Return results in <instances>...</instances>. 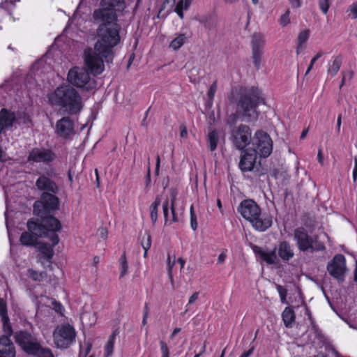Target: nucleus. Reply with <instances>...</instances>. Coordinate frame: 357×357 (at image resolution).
Wrapping results in <instances>:
<instances>
[{
    "label": "nucleus",
    "instance_id": "nucleus-56",
    "mask_svg": "<svg viewBox=\"0 0 357 357\" xmlns=\"http://www.w3.org/2000/svg\"><path fill=\"white\" fill-rule=\"evenodd\" d=\"M292 8H298L302 6L303 0H288Z\"/></svg>",
    "mask_w": 357,
    "mask_h": 357
},
{
    "label": "nucleus",
    "instance_id": "nucleus-6",
    "mask_svg": "<svg viewBox=\"0 0 357 357\" xmlns=\"http://www.w3.org/2000/svg\"><path fill=\"white\" fill-rule=\"evenodd\" d=\"M16 343L27 354L37 357H54L49 348L43 347L38 337L26 331H19L15 333Z\"/></svg>",
    "mask_w": 357,
    "mask_h": 357
},
{
    "label": "nucleus",
    "instance_id": "nucleus-46",
    "mask_svg": "<svg viewBox=\"0 0 357 357\" xmlns=\"http://www.w3.org/2000/svg\"><path fill=\"white\" fill-rule=\"evenodd\" d=\"M310 36V31L308 29H305L301 31L298 36V45H302L305 43Z\"/></svg>",
    "mask_w": 357,
    "mask_h": 357
},
{
    "label": "nucleus",
    "instance_id": "nucleus-11",
    "mask_svg": "<svg viewBox=\"0 0 357 357\" xmlns=\"http://www.w3.org/2000/svg\"><path fill=\"white\" fill-rule=\"evenodd\" d=\"M76 332L70 324L58 326L53 332V340L59 349L68 348L75 340Z\"/></svg>",
    "mask_w": 357,
    "mask_h": 357
},
{
    "label": "nucleus",
    "instance_id": "nucleus-52",
    "mask_svg": "<svg viewBox=\"0 0 357 357\" xmlns=\"http://www.w3.org/2000/svg\"><path fill=\"white\" fill-rule=\"evenodd\" d=\"M169 207L170 208V205L169 201L167 199L162 204L163 215L165 220V223H167L168 221Z\"/></svg>",
    "mask_w": 357,
    "mask_h": 357
},
{
    "label": "nucleus",
    "instance_id": "nucleus-25",
    "mask_svg": "<svg viewBox=\"0 0 357 357\" xmlns=\"http://www.w3.org/2000/svg\"><path fill=\"white\" fill-rule=\"evenodd\" d=\"M282 320L287 328H291L295 321V313L292 308L287 307L282 314Z\"/></svg>",
    "mask_w": 357,
    "mask_h": 357
},
{
    "label": "nucleus",
    "instance_id": "nucleus-31",
    "mask_svg": "<svg viewBox=\"0 0 357 357\" xmlns=\"http://www.w3.org/2000/svg\"><path fill=\"white\" fill-rule=\"evenodd\" d=\"M73 40L68 36L66 31L58 36L52 45H73Z\"/></svg>",
    "mask_w": 357,
    "mask_h": 357
},
{
    "label": "nucleus",
    "instance_id": "nucleus-60",
    "mask_svg": "<svg viewBox=\"0 0 357 357\" xmlns=\"http://www.w3.org/2000/svg\"><path fill=\"white\" fill-rule=\"evenodd\" d=\"M237 118H238L237 114H231V115L229 116L228 119H227V123H228L229 124L234 125V124H235V123H236V121Z\"/></svg>",
    "mask_w": 357,
    "mask_h": 357
},
{
    "label": "nucleus",
    "instance_id": "nucleus-54",
    "mask_svg": "<svg viewBox=\"0 0 357 357\" xmlns=\"http://www.w3.org/2000/svg\"><path fill=\"white\" fill-rule=\"evenodd\" d=\"M348 11H349L352 14V19L357 18V2L353 3L349 6L348 8Z\"/></svg>",
    "mask_w": 357,
    "mask_h": 357
},
{
    "label": "nucleus",
    "instance_id": "nucleus-61",
    "mask_svg": "<svg viewBox=\"0 0 357 357\" xmlns=\"http://www.w3.org/2000/svg\"><path fill=\"white\" fill-rule=\"evenodd\" d=\"M91 349V344L88 342L86 344V347L85 348L84 351H83L82 349L81 350V351H80L81 355L83 354L84 357H86L89 354Z\"/></svg>",
    "mask_w": 357,
    "mask_h": 357
},
{
    "label": "nucleus",
    "instance_id": "nucleus-3",
    "mask_svg": "<svg viewBox=\"0 0 357 357\" xmlns=\"http://www.w3.org/2000/svg\"><path fill=\"white\" fill-rule=\"evenodd\" d=\"M237 210L257 231H264L272 225L271 216L262 213L259 205L252 199L243 200Z\"/></svg>",
    "mask_w": 357,
    "mask_h": 357
},
{
    "label": "nucleus",
    "instance_id": "nucleus-49",
    "mask_svg": "<svg viewBox=\"0 0 357 357\" xmlns=\"http://www.w3.org/2000/svg\"><path fill=\"white\" fill-rule=\"evenodd\" d=\"M175 264V257L174 256L173 260H171V256L168 255L167 261V271H168V275L171 280H172V268Z\"/></svg>",
    "mask_w": 357,
    "mask_h": 357
},
{
    "label": "nucleus",
    "instance_id": "nucleus-34",
    "mask_svg": "<svg viewBox=\"0 0 357 357\" xmlns=\"http://www.w3.org/2000/svg\"><path fill=\"white\" fill-rule=\"evenodd\" d=\"M28 275L34 281L40 282L44 280V278L46 276V274L44 272H38L30 268L28 270Z\"/></svg>",
    "mask_w": 357,
    "mask_h": 357
},
{
    "label": "nucleus",
    "instance_id": "nucleus-27",
    "mask_svg": "<svg viewBox=\"0 0 357 357\" xmlns=\"http://www.w3.org/2000/svg\"><path fill=\"white\" fill-rule=\"evenodd\" d=\"M119 332L117 330H115L112 332V333L109 335L108 340L105 347V353L106 356H109L112 354L114 351V346L116 341V336L118 335Z\"/></svg>",
    "mask_w": 357,
    "mask_h": 357
},
{
    "label": "nucleus",
    "instance_id": "nucleus-7",
    "mask_svg": "<svg viewBox=\"0 0 357 357\" xmlns=\"http://www.w3.org/2000/svg\"><path fill=\"white\" fill-rule=\"evenodd\" d=\"M124 8V0H101L100 8L94 10L93 16L101 24H114L118 20V12Z\"/></svg>",
    "mask_w": 357,
    "mask_h": 357
},
{
    "label": "nucleus",
    "instance_id": "nucleus-20",
    "mask_svg": "<svg viewBox=\"0 0 357 357\" xmlns=\"http://www.w3.org/2000/svg\"><path fill=\"white\" fill-rule=\"evenodd\" d=\"M275 250L276 249L269 251L258 246H255L253 248V251L255 255L261 260L270 265L276 264L278 261Z\"/></svg>",
    "mask_w": 357,
    "mask_h": 357
},
{
    "label": "nucleus",
    "instance_id": "nucleus-40",
    "mask_svg": "<svg viewBox=\"0 0 357 357\" xmlns=\"http://www.w3.org/2000/svg\"><path fill=\"white\" fill-rule=\"evenodd\" d=\"M2 321H3V333H4V335H3L2 336H6V337H8V338H10V337L12 335L13 330H12L11 326L9 323V319L8 318L7 319H2Z\"/></svg>",
    "mask_w": 357,
    "mask_h": 357
},
{
    "label": "nucleus",
    "instance_id": "nucleus-14",
    "mask_svg": "<svg viewBox=\"0 0 357 357\" xmlns=\"http://www.w3.org/2000/svg\"><path fill=\"white\" fill-rule=\"evenodd\" d=\"M251 130L245 125H241L236 130H232L231 136L235 146L243 150L251 141Z\"/></svg>",
    "mask_w": 357,
    "mask_h": 357
},
{
    "label": "nucleus",
    "instance_id": "nucleus-51",
    "mask_svg": "<svg viewBox=\"0 0 357 357\" xmlns=\"http://www.w3.org/2000/svg\"><path fill=\"white\" fill-rule=\"evenodd\" d=\"M175 4L176 0H165L161 6L160 10H165L167 8L171 10Z\"/></svg>",
    "mask_w": 357,
    "mask_h": 357
},
{
    "label": "nucleus",
    "instance_id": "nucleus-42",
    "mask_svg": "<svg viewBox=\"0 0 357 357\" xmlns=\"http://www.w3.org/2000/svg\"><path fill=\"white\" fill-rule=\"evenodd\" d=\"M332 3V0H319V6L323 14L326 15Z\"/></svg>",
    "mask_w": 357,
    "mask_h": 357
},
{
    "label": "nucleus",
    "instance_id": "nucleus-63",
    "mask_svg": "<svg viewBox=\"0 0 357 357\" xmlns=\"http://www.w3.org/2000/svg\"><path fill=\"white\" fill-rule=\"evenodd\" d=\"M254 351V347H252L249 350L247 351L243 352L240 357H250Z\"/></svg>",
    "mask_w": 357,
    "mask_h": 357
},
{
    "label": "nucleus",
    "instance_id": "nucleus-44",
    "mask_svg": "<svg viewBox=\"0 0 357 357\" xmlns=\"http://www.w3.org/2000/svg\"><path fill=\"white\" fill-rule=\"evenodd\" d=\"M279 22L281 26H286L290 23V10L287 9L280 18Z\"/></svg>",
    "mask_w": 357,
    "mask_h": 357
},
{
    "label": "nucleus",
    "instance_id": "nucleus-32",
    "mask_svg": "<svg viewBox=\"0 0 357 357\" xmlns=\"http://www.w3.org/2000/svg\"><path fill=\"white\" fill-rule=\"evenodd\" d=\"M186 3V0H178L175 6L174 11L181 19H183L184 17L183 10H188L190 7L187 6Z\"/></svg>",
    "mask_w": 357,
    "mask_h": 357
},
{
    "label": "nucleus",
    "instance_id": "nucleus-13",
    "mask_svg": "<svg viewBox=\"0 0 357 357\" xmlns=\"http://www.w3.org/2000/svg\"><path fill=\"white\" fill-rule=\"evenodd\" d=\"M327 271L337 280H343L346 273V259L343 255H335L327 265Z\"/></svg>",
    "mask_w": 357,
    "mask_h": 357
},
{
    "label": "nucleus",
    "instance_id": "nucleus-41",
    "mask_svg": "<svg viewBox=\"0 0 357 357\" xmlns=\"http://www.w3.org/2000/svg\"><path fill=\"white\" fill-rule=\"evenodd\" d=\"M199 292H195L188 299V302L185 305V309L183 314L190 311L192 310V305L195 303L199 299Z\"/></svg>",
    "mask_w": 357,
    "mask_h": 357
},
{
    "label": "nucleus",
    "instance_id": "nucleus-26",
    "mask_svg": "<svg viewBox=\"0 0 357 357\" xmlns=\"http://www.w3.org/2000/svg\"><path fill=\"white\" fill-rule=\"evenodd\" d=\"M50 243H52L50 241ZM38 250L40 254L42 255L43 257L47 260H50L52 258L54 255V251L52 249V243H51V245L45 243H38Z\"/></svg>",
    "mask_w": 357,
    "mask_h": 357
},
{
    "label": "nucleus",
    "instance_id": "nucleus-37",
    "mask_svg": "<svg viewBox=\"0 0 357 357\" xmlns=\"http://www.w3.org/2000/svg\"><path fill=\"white\" fill-rule=\"evenodd\" d=\"M217 89H218L217 81H215L210 86V87L208 89V91L207 92V97H208V101H209L210 104L213 103V99H214L215 94L216 93Z\"/></svg>",
    "mask_w": 357,
    "mask_h": 357
},
{
    "label": "nucleus",
    "instance_id": "nucleus-22",
    "mask_svg": "<svg viewBox=\"0 0 357 357\" xmlns=\"http://www.w3.org/2000/svg\"><path fill=\"white\" fill-rule=\"evenodd\" d=\"M15 349L12 341L6 336L0 337V357H15Z\"/></svg>",
    "mask_w": 357,
    "mask_h": 357
},
{
    "label": "nucleus",
    "instance_id": "nucleus-18",
    "mask_svg": "<svg viewBox=\"0 0 357 357\" xmlns=\"http://www.w3.org/2000/svg\"><path fill=\"white\" fill-rule=\"evenodd\" d=\"M256 151L247 149L241 157L239 167L243 172H250L253 169L256 162Z\"/></svg>",
    "mask_w": 357,
    "mask_h": 357
},
{
    "label": "nucleus",
    "instance_id": "nucleus-9",
    "mask_svg": "<svg viewBox=\"0 0 357 357\" xmlns=\"http://www.w3.org/2000/svg\"><path fill=\"white\" fill-rule=\"evenodd\" d=\"M120 27L116 24H100L97 29L98 41L95 45H118Z\"/></svg>",
    "mask_w": 357,
    "mask_h": 357
},
{
    "label": "nucleus",
    "instance_id": "nucleus-38",
    "mask_svg": "<svg viewBox=\"0 0 357 357\" xmlns=\"http://www.w3.org/2000/svg\"><path fill=\"white\" fill-rule=\"evenodd\" d=\"M142 246L144 251H148L151 246V236L148 233H145V234L142 237Z\"/></svg>",
    "mask_w": 357,
    "mask_h": 357
},
{
    "label": "nucleus",
    "instance_id": "nucleus-36",
    "mask_svg": "<svg viewBox=\"0 0 357 357\" xmlns=\"http://www.w3.org/2000/svg\"><path fill=\"white\" fill-rule=\"evenodd\" d=\"M128 262L126 259V255L123 254L121 255L120 258V277H123L128 271Z\"/></svg>",
    "mask_w": 357,
    "mask_h": 357
},
{
    "label": "nucleus",
    "instance_id": "nucleus-21",
    "mask_svg": "<svg viewBox=\"0 0 357 357\" xmlns=\"http://www.w3.org/2000/svg\"><path fill=\"white\" fill-rule=\"evenodd\" d=\"M18 121L14 112L2 109L0 112V134L3 129L10 128L15 121Z\"/></svg>",
    "mask_w": 357,
    "mask_h": 357
},
{
    "label": "nucleus",
    "instance_id": "nucleus-47",
    "mask_svg": "<svg viewBox=\"0 0 357 357\" xmlns=\"http://www.w3.org/2000/svg\"><path fill=\"white\" fill-rule=\"evenodd\" d=\"M0 316L2 319H7V306L5 301L0 298Z\"/></svg>",
    "mask_w": 357,
    "mask_h": 357
},
{
    "label": "nucleus",
    "instance_id": "nucleus-48",
    "mask_svg": "<svg viewBox=\"0 0 357 357\" xmlns=\"http://www.w3.org/2000/svg\"><path fill=\"white\" fill-rule=\"evenodd\" d=\"M161 357H169V350L167 343L161 340L160 341Z\"/></svg>",
    "mask_w": 357,
    "mask_h": 357
},
{
    "label": "nucleus",
    "instance_id": "nucleus-35",
    "mask_svg": "<svg viewBox=\"0 0 357 357\" xmlns=\"http://www.w3.org/2000/svg\"><path fill=\"white\" fill-rule=\"evenodd\" d=\"M176 196H177V192L175 190H172L170 193L171 203L169 204V205H170L171 213L172 215V220L173 222L177 221V218L176 216L175 208H174V204H175V202L176 199Z\"/></svg>",
    "mask_w": 357,
    "mask_h": 357
},
{
    "label": "nucleus",
    "instance_id": "nucleus-58",
    "mask_svg": "<svg viewBox=\"0 0 357 357\" xmlns=\"http://www.w3.org/2000/svg\"><path fill=\"white\" fill-rule=\"evenodd\" d=\"M352 178L354 182L357 181V158H355L354 159V167L352 173Z\"/></svg>",
    "mask_w": 357,
    "mask_h": 357
},
{
    "label": "nucleus",
    "instance_id": "nucleus-57",
    "mask_svg": "<svg viewBox=\"0 0 357 357\" xmlns=\"http://www.w3.org/2000/svg\"><path fill=\"white\" fill-rule=\"evenodd\" d=\"M149 316V310L147 307V304H145L144 313H143V319H142V325L145 326L146 324L147 318Z\"/></svg>",
    "mask_w": 357,
    "mask_h": 357
},
{
    "label": "nucleus",
    "instance_id": "nucleus-4",
    "mask_svg": "<svg viewBox=\"0 0 357 357\" xmlns=\"http://www.w3.org/2000/svg\"><path fill=\"white\" fill-rule=\"evenodd\" d=\"M113 47L94 46L85 50L84 64L92 75H100L105 70L104 62H112L114 58Z\"/></svg>",
    "mask_w": 357,
    "mask_h": 357
},
{
    "label": "nucleus",
    "instance_id": "nucleus-19",
    "mask_svg": "<svg viewBox=\"0 0 357 357\" xmlns=\"http://www.w3.org/2000/svg\"><path fill=\"white\" fill-rule=\"evenodd\" d=\"M36 186L38 190L47 191L46 192L56 193L59 191L56 183L44 174L36 180Z\"/></svg>",
    "mask_w": 357,
    "mask_h": 357
},
{
    "label": "nucleus",
    "instance_id": "nucleus-23",
    "mask_svg": "<svg viewBox=\"0 0 357 357\" xmlns=\"http://www.w3.org/2000/svg\"><path fill=\"white\" fill-rule=\"evenodd\" d=\"M277 251L278 256L284 261H289L294 256V251L292 245L286 241L279 243Z\"/></svg>",
    "mask_w": 357,
    "mask_h": 357
},
{
    "label": "nucleus",
    "instance_id": "nucleus-24",
    "mask_svg": "<svg viewBox=\"0 0 357 357\" xmlns=\"http://www.w3.org/2000/svg\"><path fill=\"white\" fill-rule=\"evenodd\" d=\"M199 22L208 31H215L218 24V16L214 13H209L201 16Z\"/></svg>",
    "mask_w": 357,
    "mask_h": 357
},
{
    "label": "nucleus",
    "instance_id": "nucleus-64",
    "mask_svg": "<svg viewBox=\"0 0 357 357\" xmlns=\"http://www.w3.org/2000/svg\"><path fill=\"white\" fill-rule=\"evenodd\" d=\"M323 56V52H318L315 56H314L311 61H310V63L311 65L314 66V63L319 59L321 58V56Z\"/></svg>",
    "mask_w": 357,
    "mask_h": 357
},
{
    "label": "nucleus",
    "instance_id": "nucleus-12",
    "mask_svg": "<svg viewBox=\"0 0 357 357\" xmlns=\"http://www.w3.org/2000/svg\"><path fill=\"white\" fill-rule=\"evenodd\" d=\"M252 150L256 151V155L261 158H267L272 152L273 142L270 136L261 130L257 131L255 134Z\"/></svg>",
    "mask_w": 357,
    "mask_h": 357
},
{
    "label": "nucleus",
    "instance_id": "nucleus-2",
    "mask_svg": "<svg viewBox=\"0 0 357 357\" xmlns=\"http://www.w3.org/2000/svg\"><path fill=\"white\" fill-rule=\"evenodd\" d=\"M229 100L232 102H236L242 112V115L250 120L258 117L257 107L259 104H264L260 90L254 86L234 89Z\"/></svg>",
    "mask_w": 357,
    "mask_h": 357
},
{
    "label": "nucleus",
    "instance_id": "nucleus-43",
    "mask_svg": "<svg viewBox=\"0 0 357 357\" xmlns=\"http://www.w3.org/2000/svg\"><path fill=\"white\" fill-rule=\"evenodd\" d=\"M276 289H277L278 293L279 294L281 302L282 303H287L286 297H287V290L280 284L276 285Z\"/></svg>",
    "mask_w": 357,
    "mask_h": 357
},
{
    "label": "nucleus",
    "instance_id": "nucleus-8",
    "mask_svg": "<svg viewBox=\"0 0 357 357\" xmlns=\"http://www.w3.org/2000/svg\"><path fill=\"white\" fill-rule=\"evenodd\" d=\"M294 238L301 251H323L325 250L324 244L319 241L318 236H310L306 229L298 227L294 230Z\"/></svg>",
    "mask_w": 357,
    "mask_h": 357
},
{
    "label": "nucleus",
    "instance_id": "nucleus-29",
    "mask_svg": "<svg viewBox=\"0 0 357 357\" xmlns=\"http://www.w3.org/2000/svg\"><path fill=\"white\" fill-rule=\"evenodd\" d=\"M160 202L161 200L160 197H157L155 201L150 206V218L153 225L158 220V211Z\"/></svg>",
    "mask_w": 357,
    "mask_h": 357
},
{
    "label": "nucleus",
    "instance_id": "nucleus-39",
    "mask_svg": "<svg viewBox=\"0 0 357 357\" xmlns=\"http://www.w3.org/2000/svg\"><path fill=\"white\" fill-rule=\"evenodd\" d=\"M188 37L185 33H180L171 42L170 45H184L188 42Z\"/></svg>",
    "mask_w": 357,
    "mask_h": 357
},
{
    "label": "nucleus",
    "instance_id": "nucleus-28",
    "mask_svg": "<svg viewBox=\"0 0 357 357\" xmlns=\"http://www.w3.org/2000/svg\"><path fill=\"white\" fill-rule=\"evenodd\" d=\"M342 64L340 57H335L328 63V74L334 77L339 71Z\"/></svg>",
    "mask_w": 357,
    "mask_h": 357
},
{
    "label": "nucleus",
    "instance_id": "nucleus-30",
    "mask_svg": "<svg viewBox=\"0 0 357 357\" xmlns=\"http://www.w3.org/2000/svg\"><path fill=\"white\" fill-rule=\"evenodd\" d=\"M219 141V135L217 130L211 131L208 135V142L211 151L216 149Z\"/></svg>",
    "mask_w": 357,
    "mask_h": 357
},
{
    "label": "nucleus",
    "instance_id": "nucleus-62",
    "mask_svg": "<svg viewBox=\"0 0 357 357\" xmlns=\"http://www.w3.org/2000/svg\"><path fill=\"white\" fill-rule=\"evenodd\" d=\"M180 136L181 138H187L188 130L185 126H183L181 128Z\"/></svg>",
    "mask_w": 357,
    "mask_h": 357
},
{
    "label": "nucleus",
    "instance_id": "nucleus-53",
    "mask_svg": "<svg viewBox=\"0 0 357 357\" xmlns=\"http://www.w3.org/2000/svg\"><path fill=\"white\" fill-rule=\"evenodd\" d=\"M342 74V79L340 87H342L347 81L350 80L353 77V73L351 71L344 72Z\"/></svg>",
    "mask_w": 357,
    "mask_h": 357
},
{
    "label": "nucleus",
    "instance_id": "nucleus-59",
    "mask_svg": "<svg viewBox=\"0 0 357 357\" xmlns=\"http://www.w3.org/2000/svg\"><path fill=\"white\" fill-rule=\"evenodd\" d=\"M52 305H54V309L56 312L59 313H62V311L63 310V307L61 304L59 303H57L56 301L52 302Z\"/></svg>",
    "mask_w": 357,
    "mask_h": 357
},
{
    "label": "nucleus",
    "instance_id": "nucleus-16",
    "mask_svg": "<svg viewBox=\"0 0 357 357\" xmlns=\"http://www.w3.org/2000/svg\"><path fill=\"white\" fill-rule=\"evenodd\" d=\"M59 199L52 194V192H43L41 195V201L36 202L33 204V211L40 214V208L44 206L48 211H53L58 208Z\"/></svg>",
    "mask_w": 357,
    "mask_h": 357
},
{
    "label": "nucleus",
    "instance_id": "nucleus-55",
    "mask_svg": "<svg viewBox=\"0 0 357 357\" xmlns=\"http://www.w3.org/2000/svg\"><path fill=\"white\" fill-rule=\"evenodd\" d=\"M227 250H224L218 256V261L217 263L218 264H222L225 262L227 257Z\"/></svg>",
    "mask_w": 357,
    "mask_h": 357
},
{
    "label": "nucleus",
    "instance_id": "nucleus-15",
    "mask_svg": "<svg viewBox=\"0 0 357 357\" xmlns=\"http://www.w3.org/2000/svg\"><path fill=\"white\" fill-rule=\"evenodd\" d=\"M56 158V154L50 149L34 148L30 151L28 160L36 163L43 162L45 164H49L53 162Z\"/></svg>",
    "mask_w": 357,
    "mask_h": 357
},
{
    "label": "nucleus",
    "instance_id": "nucleus-1",
    "mask_svg": "<svg viewBox=\"0 0 357 357\" xmlns=\"http://www.w3.org/2000/svg\"><path fill=\"white\" fill-rule=\"evenodd\" d=\"M27 227L31 233L24 232L20 236L21 243L24 245L38 243L37 237L47 238L52 245H57L59 241L56 232L61 228V223L52 216L44 218L41 223L31 220L27 222Z\"/></svg>",
    "mask_w": 357,
    "mask_h": 357
},
{
    "label": "nucleus",
    "instance_id": "nucleus-45",
    "mask_svg": "<svg viewBox=\"0 0 357 357\" xmlns=\"http://www.w3.org/2000/svg\"><path fill=\"white\" fill-rule=\"evenodd\" d=\"M190 226L192 230L195 231L197 228L198 224L197 221V217L194 211L193 206H190Z\"/></svg>",
    "mask_w": 357,
    "mask_h": 357
},
{
    "label": "nucleus",
    "instance_id": "nucleus-33",
    "mask_svg": "<svg viewBox=\"0 0 357 357\" xmlns=\"http://www.w3.org/2000/svg\"><path fill=\"white\" fill-rule=\"evenodd\" d=\"M253 59L257 68H259L261 64L262 50L261 46H254L252 49Z\"/></svg>",
    "mask_w": 357,
    "mask_h": 357
},
{
    "label": "nucleus",
    "instance_id": "nucleus-50",
    "mask_svg": "<svg viewBox=\"0 0 357 357\" xmlns=\"http://www.w3.org/2000/svg\"><path fill=\"white\" fill-rule=\"evenodd\" d=\"M263 43V35L261 33H254L252 36V45H261Z\"/></svg>",
    "mask_w": 357,
    "mask_h": 357
},
{
    "label": "nucleus",
    "instance_id": "nucleus-5",
    "mask_svg": "<svg viewBox=\"0 0 357 357\" xmlns=\"http://www.w3.org/2000/svg\"><path fill=\"white\" fill-rule=\"evenodd\" d=\"M48 98L52 104L66 107L70 114H77L82 107L79 94L68 85L59 86Z\"/></svg>",
    "mask_w": 357,
    "mask_h": 357
},
{
    "label": "nucleus",
    "instance_id": "nucleus-17",
    "mask_svg": "<svg viewBox=\"0 0 357 357\" xmlns=\"http://www.w3.org/2000/svg\"><path fill=\"white\" fill-rule=\"evenodd\" d=\"M56 134L63 138L67 139L74 134V123L69 117H63L59 120L56 124Z\"/></svg>",
    "mask_w": 357,
    "mask_h": 357
},
{
    "label": "nucleus",
    "instance_id": "nucleus-10",
    "mask_svg": "<svg viewBox=\"0 0 357 357\" xmlns=\"http://www.w3.org/2000/svg\"><path fill=\"white\" fill-rule=\"evenodd\" d=\"M68 81L73 85L90 91L96 88L94 79L91 78L89 73L84 68L74 67L68 74Z\"/></svg>",
    "mask_w": 357,
    "mask_h": 357
}]
</instances>
